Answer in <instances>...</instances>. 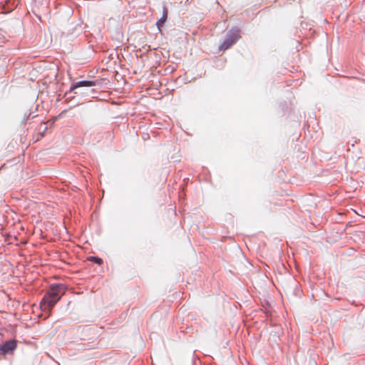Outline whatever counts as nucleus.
<instances>
[{
  "mask_svg": "<svg viewBox=\"0 0 365 365\" xmlns=\"http://www.w3.org/2000/svg\"><path fill=\"white\" fill-rule=\"evenodd\" d=\"M65 293V287L62 284L52 286L41 302L42 311L50 312L54 305L59 301Z\"/></svg>",
  "mask_w": 365,
  "mask_h": 365,
  "instance_id": "obj_1",
  "label": "nucleus"
},
{
  "mask_svg": "<svg viewBox=\"0 0 365 365\" xmlns=\"http://www.w3.org/2000/svg\"><path fill=\"white\" fill-rule=\"evenodd\" d=\"M240 35L238 30H231L227 34V38L220 46V50H227L233 45L239 38Z\"/></svg>",
  "mask_w": 365,
  "mask_h": 365,
  "instance_id": "obj_2",
  "label": "nucleus"
},
{
  "mask_svg": "<svg viewBox=\"0 0 365 365\" xmlns=\"http://www.w3.org/2000/svg\"><path fill=\"white\" fill-rule=\"evenodd\" d=\"M16 340H9L4 342L2 345L0 346V351L5 354L6 353L11 352L14 351L16 348Z\"/></svg>",
  "mask_w": 365,
  "mask_h": 365,
  "instance_id": "obj_3",
  "label": "nucleus"
},
{
  "mask_svg": "<svg viewBox=\"0 0 365 365\" xmlns=\"http://www.w3.org/2000/svg\"><path fill=\"white\" fill-rule=\"evenodd\" d=\"M96 85V81H78L71 86V90L74 91L80 87H91Z\"/></svg>",
  "mask_w": 365,
  "mask_h": 365,
  "instance_id": "obj_4",
  "label": "nucleus"
},
{
  "mask_svg": "<svg viewBox=\"0 0 365 365\" xmlns=\"http://www.w3.org/2000/svg\"><path fill=\"white\" fill-rule=\"evenodd\" d=\"M168 19V10L165 7H163V12L162 17L157 21L156 25L158 28L160 29L166 21Z\"/></svg>",
  "mask_w": 365,
  "mask_h": 365,
  "instance_id": "obj_5",
  "label": "nucleus"
},
{
  "mask_svg": "<svg viewBox=\"0 0 365 365\" xmlns=\"http://www.w3.org/2000/svg\"><path fill=\"white\" fill-rule=\"evenodd\" d=\"M89 261L93 262L96 264H101L103 262V259L101 258L97 257H90L88 258Z\"/></svg>",
  "mask_w": 365,
  "mask_h": 365,
  "instance_id": "obj_6",
  "label": "nucleus"
}]
</instances>
